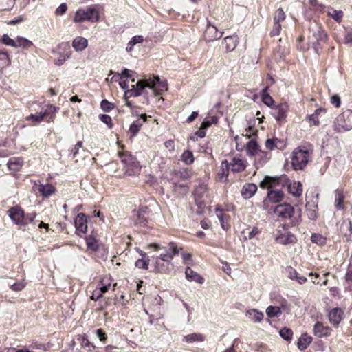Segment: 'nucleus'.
Segmentation results:
<instances>
[{"instance_id":"09e8293b","label":"nucleus","mask_w":352,"mask_h":352,"mask_svg":"<svg viewBox=\"0 0 352 352\" xmlns=\"http://www.w3.org/2000/svg\"><path fill=\"white\" fill-rule=\"evenodd\" d=\"M148 261L149 259L139 258L136 261L135 265L139 269L147 270L148 268Z\"/></svg>"},{"instance_id":"864d4df0","label":"nucleus","mask_w":352,"mask_h":352,"mask_svg":"<svg viewBox=\"0 0 352 352\" xmlns=\"http://www.w3.org/2000/svg\"><path fill=\"white\" fill-rule=\"evenodd\" d=\"M100 120L104 124H106L109 128H111L113 126L111 118L106 114L100 115Z\"/></svg>"},{"instance_id":"c03bdc74","label":"nucleus","mask_w":352,"mask_h":352,"mask_svg":"<svg viewBox=\"0 0 352 352\" xmlns=\"http://www.w3.org/2000/svg\"><path fill=\"white\" fill-rule=\"evenodd\" d=\"M86 243L87 248L93 251H95L98 249V245L97 241L92 236H89L86 238Z\"/></svg>"},{"instance_id":"bf43d9fd","label":"nucleus","mask_w":352,"mask_h":352,"mask_svg":"<svg viewBox=\"0 0 352 352\" xmlns=\"http://www.w3.org/2000/svg\"><path fill=\"white\" fill-rule=\"evenodd\" d=\"M265 146L269 150H273V149L276 148V146H275V138L267 139L265 141Z\"/></svg>"},{"instance_id":"a878e982","label":"nucleus","mask_w":352,"mask_h":352,"mask_svg":"<svg viewBox=\"0 0 352 352\" xmlns=\"http://www.w3.org/2000/svg\"><path fill=\"white\" fill-rule=\"evenodd\" d=\"M257 191V186L254 184H247L243 186L241 194L245 199L252 197Z\"/></svg>"},{"instance_id":"9d476101","label":"nucleus","mask_w":352,"mask_h":352,"mask_svg":"<svg viewBox=\"0 0 352 352\" xmlns=\"http://www.w3.org/2000/svg\"><path fill=\"white\" fill-rule=\"evenodd\" d=\"M149 248L153 249L154 251H160L162 250L163 252L160 254H170L173 258L174 256L179 254V248L176 243L173 242H170L168 243V250L166 248L163 247L161 244L159 243H152L148 245Z\"/></svg>"},{"instance_id":"e2e57ef3","label":"nucleus","mask_w":352,"mask_h":352,"mask_svg":"<svg viewBox=\"0 0 352 352\" xmlns=\"http://www.w3.org/2000/svg\"><path fill=\"white\" fill-rule=\"evenodd\" d=\"M102 296V294H101V292H100L98 288H96L92 293V295L91 296V299L94 300H98Z\"/></svg>"},{"instance_id":"c756f323","label":"nucleus","mask_w":352,"mask_h":352,"mask_svg":"<svg viewBox=\"0 0 352 352\" xmlns=\"http://www.w3.org/2000/svg\"><path fill=\"white\" fill-rule=\"evenodd\" d=\"M33 45V43L26 38L22 36H17L15 38V45L14 47H23L25 49L29 48Z\"/></svg>"},{"instance_id":"0e129e2a","label":"nucleus","mask_w":352,"mask_h":352,"mask_svg":"<svg viewBox=\"0 0 352 352\" xmlns=\"http://www.w3.org/2000/svg\"><path fill=\"white\" fill-rule=\"evenodd\" d=\"M82 142L81 141H78L76 145L74 146V148L72 150V153H73L74 157H76V154L78 153L79 149L82 148Z\"/></svg>"},{"instance_id":"4c0bfd02","label":"nucleus","mask_w":352,"mask_h":352,"mask_svg":"<svg viewBox=\"0 0 352 352\" xmlns=\"http://www.w3.org/2000/svg\"><path fill=\"white\" fill-rule=\"evenodd\" d=\"M311 240L312 243H316L318 245H320L321 246H323L327 243V239L326 237L323 236L320 234L314 233L311 236Z\"/></svg>"},{"instance_id":"6e6552de","label":"nucleus","mask_w":352,"mask_h":352,"mask_svg":"<svg viewBox=\"0 0 352 352\" xmlns=\"http://www.w3.org/2000/svg\"><path fill=\"white\" fill-rule=\"evenodd\" d=\"M53 52L57 54V58L54 60V63L57 66L63 65L67 60L69 59L72 54V51L69 43L63 42L60 43L56 50H54Z\"/></svg>"},{"instance_id":"de8ad7c7","label":"nucleus","mask_w":352,"mask_h":352,"mask_svg":"<svg viewBox=\"0 0 352 352\" xmlns=\"http://www.w3.org/2000/svg\"><path fill=\"white\" fill-rule=\"evenodd\" d=\"M100 107L104 111L109 112L114 109L115 105L107 100H102L100 102Z\"/></svg>"},{"instance_id":"7c9ffc66","label":"nucleus","mask_w":352,"mask_h":352,"mask_svg":"<svg viewBox=\"0 0 352 352\" xmlns=\"http://www.w3.org/2000/svg\"><path fill=\"white\" fill-rule=\"evenodd\" d=\"M183 340L188 343L195 342H202L204 340V336L199 333H193L184 336Z\"/></svg>"},{"instance_id":"603ef678","label":"nucleus","mask_w":352,"mask_h":352,"mask_svg":"<svg viewBox=\"0 0 352 352\" xmlns=\"http://www.w3.org/2000/svg\"><path fill=\"white\" fill-rule=\"evenodd\" d=\"M26 283L24 280L19 281L11 285V289L15 292H19L23 290L25 287Z\"/></svg>"},{"instance_id":"774afa93","label":"nucleus","mask_w":352,"mask_h":352,"mask_svg":"<svg viewBox=\"0 0 352 352\" xmlns=\"http://www.w3.org/2000/svg\"><path fill=\"white\" fill-rule=\"evenodd\" d=\"M345 44H352V32H348L344 39Z\"/></svg>"},{"instance_id":"f03ea898","label":"nucleus","mask_w":352,"mask_h":352,"mask_svg":"<svg viewBox=\"0 0 352 352\" xmlns=\"http://www.w3.org/2000/svg\"><path fill=\"white\" fill-rule=\"evenodd\" d=\"M312 149L305 146H298L293 151L291 165L294 170H302L311 160Z\"/></svg>"},{"instance_id":"473e14b6","label":"nucleus","mask_w":352,"mask_h":352,"mask_svg":"<svg viewBox=\"0 0 352 352\" xmlns=\"http://www.w3.org/2000/svg\"><path fill=\"white\" fill-rule=\"evenodd\" d=\"M38 191L42 194L43 196L47 197L54 192L55 188L50 184H41L38 186Z\"/></svg>"},{"instance_id":"ea45409f","label":"nucleus","mask_w":352,"mask_h":352,"mask_svg":"<svg viewBox=\"0 0 352 352\" xmlns=\"http://www.w3.org/2000/svg\"><path fill=\"white\" fill-rule=\"evenodd\" d=\"M327 14L338 22L341 21L343 16V13L341 10H337L333 8H329Z\"/></svg>"},{"instance_id":"69168bd1","label":"nucleus","mask_w":352,"mask_h":352,"mask_svg":"<svg viewBox=\"0 0 352 352\" xmlns=\"http://www.w3.org/2000/svg\"><path fill=\"white\" fill-rule=\"evenodd\" d=\"M164 146L166 148H168L169 151H173L175 150V144H174L173 140H168L166 141L164 143Z\"/></svg>"},{"instance_id":"8fccbe9b","label":"nucleus","mask_w":352,"mask_h":352,"mask_svg":"<svg viewBox=\"0 0 352 352\" xmlns=\"http://www.w3.org/2000/svg\"><path fill=\"white\" fill-rule=\"evenodd\" d=\"M285 19V12L282 8H279L275 12L274 17V23H280Z\"/></svg>"},{"instance_id":"3c124183","label":"nucleus","mask_w":352,"mask_h":352,"mask_svg":"<svg viewBox=\"0 0 352 352\" xmlns=\"http://www.w3.org/2000/svg\"><path fill=\"white\" fill-rule=\"evenodd\" d=\"M1 41L7 46L13 47L15 45V39L11 38L8 34H3Z\"/></svg>"},{"instance_id":"393cba45","label":"nucleus","mask_w":352,"mask_h":352,"mask_svg":"<svg viewBox=\"0 0 352 352\" xmlns=\"http://www.w3.org/2000/svg\"><path fill=\"white\" fill-rule=\"evenodd\" d=\"M215 210L217 212V217L221 223L222 228L225 230H228L230 227V224L228 223L230 219L229 216L223 214L222 210H220L219 207H217Z\"/></svg>"},{"instance_id":"4be33fe9","label":"nucleus","mask_w":352,"mask_h":352,"mask_svg":"<svg viewBox=\"0 0 352 352\" xmlns=\"http://www.w3.org/2000/svg\"><path fill=\"white\" fill-rule=\"evenodd\" d=\"M116 75L120 78L119 84L123 89H127L129 87V78L131 77L130 71L127 69H124L122 71V73H117Z\"/></svg>"},{"instance_id":"72a5a7b5","label":"nucleus","mask_w":352,"mask_h":352,"mask_svg":"<svg viewBox=\"0 0 352 352\" xmlns=\"http://www.w3.org/2000/svg\"><path fill=\"white\" fill-rule=\"evenodd\" d=\"M286 225H282V230L277 229L275 233V240L278 243L286 244V236L285 235Z\"/></svg>"},{"instance_id":"338daca9","label":"nucleus","mask_w":352,"mask_h":352,"mask_svg":"<svg viewBox=\"0 0 352 352\" xmlns=\"http://www.w3.org/2000/svg\"><path fill=\"white\" fill-rule=\"evenodd\" d=\"M345 278L346 281L352 282V265H349L347 272L345 275Z\"/></svg>"},{"instance_id":"a211bd4d","label":"nucleus","mask_w":352,"mask_h":352,"mask_svg":"<svg viewBox=\"0 0 352 352\" xmlns=\"http://www.w3.org/2000/svg\"><path fill=\"white\" fill-rule=\"evenodd\" d=\"M149 83L153 84L154 86L151 87V89L155 95L161 94L163 91L166 90V84L161 81L158 76L149 78Z\"/></svg>"},{"instance_id":"1a4fd4ad","label":"nucleus","mask_w":352,"mask_h":352,"mask_svg":"<svg viewBox=\"0 0 352 352\" xmlns=\"http://www.w3.org/2000/svg\"><path fill=\"white\" fill-rule=\"evenodd\" d=\"M153 84L149 83V78L138 80L135 85H133L131 89H127L124 93V98L138 97L142 94L143 90L148 87H153Z\"/></svg>"},{"instance_id":"2eb2a0df","label":"nucleus","mask_w":352,"mask_h":352,"mask_svg":"<svg viewBox=\"0 0 352 352\" xmlns=\"http://www.w3.org/2000/svg\"><path fill=\"white\" fill-rule=\"evenodd\" d=\"M313 331L316 336L321 338L329 337L333 331L330 327L324 325L320 322H317L314 324Z\"/></svg>"},{"instance_id":"5fc2aeb1","label":"nucleus","mask_w":352,"mask_h":352,"mask_svg":"<svg viewBox=\"0 0 352 352\" xmlns=\"http://www.w3.org/2000/svg\"><path fill=\"white\" fill-rule=\"evenodd\" d=\"M304 4L310 9L316 8V7H322V6L318 3L317 0H305Z\"/></svg>"},{"instance_id":"aec40b11","label":"nucleus","mask_w":352,"mask_h":352,"mask_svg":"<svg viewBox=\"0 0 352 352\" xmlns=\"http://www.w3.org/2000/svg\"><path fill=\"white\" fill-rule=\"evenodd\" d=\"M72 45L76 52H80L87 47L88 40L82 36H77L73 39Z\"/></svg>"},{"instance_id":"13d9d810","label":"nucleus","mask_w":352,"mask_h":352,"mask_svg":"<svg viewBox=\"0 0 352 352\" xmlns=\"http://www.w3.org/2000/svg\"><path fill=\"white\" fill-rule=\"evenodd\" d=\"M35 217V213H29L27 214H24L25 226L28 225L29 223L32 222Z\"/></svg>"},{"instance_id":"37998d69","label":"nucleus","mask_w":352,"mask_h":352,"mask_svg":"<svg viewBox=\"0 0 352 352\" xmlns=\"http://www.w3.org/2000/svg\"><path fill=\"white\" fill-rule=\"evenodd\" d=\"M143 40L144 39L142 36L138 35L133 36L131 38V40L129 42L126 47V50L129 52L131 51L135 45L142 43Z\"/></svg>"},{"instance_id":"6e6d98bb","label":"nucleus","mask_w":352,"mask_h":352,"mask_svg":"<svg viewBox=\"0 0 352 352\" xmlns=\"http://www.w3.org/2000/svg\"><path fill=\"white\" fill-rule=\"evenodd\" d=\"M67 10V6L66 3H61L56 10L55 14L56 15H63L64 14Z\"/></svg>"},{"instance_id":"c85d7f7f","label":"nucleus","mask_w":352,"mask_h":352,"mask_svg":"<svg viewBox=\"0 0 352 352\" xmlns=\"http://www.w3.org/2000/svg\"><path fill=\"white\" fill-rule=\"evenodd\" d=\"M312 342V337L307 333H303L298 341V346L300 350L305 349Z\"/></svg>"},{"instance_id":"b1692460","label":"nucleus","mask_w":352,"mask_h":352,"mask_svg":"<svg viewBox=\"0 0 352 352\" xmlns=\"http://www.w3.org/2000/svg\"><path fill=\"white\" fill-rule=\"evenodd\" d=\"M23 165V160L21 157H12L8 162L7 166L10 170H19Z\"/></svg>"},{"instance_id":"58836bf2","label":"nucleus","mask_w":352,"mask_h":352,"mask_svg":"<svg viewBox=\"0 0 352 352\" xmlns=\"http://www.w3.org/2000/svg\"><path fill=\"white\" fill-rule=\"evenodd\" d=\"M181 159L184 163L187 165H190L194 162V156L191 151L186 150L185 151L181 157Z\"/></svg>"},{"instance_id":"7ed1b4c3","label":"nucleus","mask_w":352,"mask_h":352,"mask_svg":"<svg viewBox=\"0 0 352 352\" xmlns=\"http://www.w3.org/2000/svg\"><path fill=\"white\" fill-rule=\"evenodd\" d=\"M281 178L279 177L265 176L260 183L262 188H267V197L272 203L280 202L284 197V193L281 190H274L273 188L280 186Z\"/></svg>"},{"instance_id":"cd10ccee","label":"nucleus","mask_w":352,"mask_h":352,"mask_svg":"<svg viewBox=\"0 0 352 352\" xmlns=\"http://www.w3.org/2000/svg\"><path fill=\"white\" fill-rule=\"evenodd\" d=\"M224 41L226 50L228 52L233 51L238 44V36L236 35L226 36L224 38Z\"/></svg>"},{"instance_id":"9b49d317","label":"nucleus","mask_w":352,"mask_h":352,"mask_svg":"<svg viewBox=\"0 0 352 352\" xmlns=\"http://www.w3.org/2000/svg\"><path fill=\"white\" fill-rule=\"evenodd\" d=\"M307 120L310 124L319 126L321 121L327 120V110L324 108L317 109L313 114L307 116Z\"/></svg>"},{"instance_id":"412c9836","label":"nucleus","mask_w":352,"mask_h":352,"mask_svg":"<svg viewBox=\"0 0 352 352\" xmlns=\"http://www.w3.org/2000/svg\"><path fill=\"white\" fill-rule=\"evenodd\" d=\"M147 116L145 113H142L140 118L134 121L130 126L129 132L132 134L133 136H135L137 133L140 130L143 123H144L146 120Z\"/></svg>"},{"instance_id":"423d86ee","label":"nucleus","mask_w":352,"mask_h":352,"mask_svg":"<svg viewBox=\"0 0 352 352\" xmlns=\"http://www.w3.org/2000/svg\"><path fill=\"white\" fill-rule=\"evenodd\" d=\"M120 157L123 164V169L129 175H136L140 172V166L137 160L131 155L120 153Z\"/></svg>"},{"instance_id":"f704fd0d","label":"nucleus","mask_w":352,"mask_h":352,"mask_svg":"<svg viewBox=\"0 0 352 352\" xmlns=\"http://www.w3.org/2000/svg\"><path fill=\"white\" fill-rule=\"evenodd\" d=\"M10 64V58L6 50H0V69L4 68Z\"/></svg>"},{"instance_id":"39448f33","label":"nucleus","mask_w":352,"mask_h":352,"mask_svg":"<svg viewBox=\"0 0 352 352\" xmlns=\"http://www.w3.org/2000/svg\"><path fill=\"white\" fill-rule=\"evenodd\" d=\"M99 11L96 6H92L87 9H78L74 16L73 21L75 23H81L85 21L96 22L99 20Z\"/></svg>"},{"instance_id":"6ab92c4d","label":"nucleus","mask_w":352,"mask_h":352,"mask_svg":"<svg viewBox=\"0 0 352 352\" xmlns=\"http://www.w3.org/2000/svg\"><path fill=\"white\" fill-rule=\"evenodd\" d=\"M75 227L78 232L85 233L87 230V222L86 216L83 213H79L74 220Z\"/></svg>"},{"instance_id":"4468645a","label":"nucleus","mask_w":352,"mask_h":352,"mask_svg":"<svg viewBox=\"0 0 352 352\" xmlns=\"http://www.w3.org/2000/svg\"><path fill=\"white\" fill-rule=\"evenodd\" d=\"M223 32L218 31L217 27L208 22L204 32V38L207 41H213L222 37Z\"/></svg>"},{"instance_id":"49530a36","label":"nucleus","mask_w":352,"mask_h":352,"mask_svg":"<svg viewBox=\"0 0 352 352\" xmlns=\"http://www.w3.org/2000/svg\"><path fill=\"white\" fill-rule=\"evenodd\" d=\"M267 87L262 91V101L267 106H270L273 104L272 98L267 92Z\"/></svg>"},{"instance_id":"e433bc0d","label":"nucleus","mask_w":352,"mask_h":352,"mask_svg":"<svg viewBox=\"0 0 352 352\" xmlns=\"http://www.w3.org/2000/svg\"><path fill=\"white\" fill-rule=\"evenodd\" d=\"M258 146L256 142L254 140L250 141L247 144V153L250 155H255L258 152Z\"/></svg>"},{"instance_id":"4d7b16f0","label":"nucleus","mask_w":352,"mask_h":352,"mask_svg":"<svg viewBox=\"0 0 352 352\" xmlns=\"http://www.w3.org/2000/svg\"><path fill=\"white\" fill-rule=\"evenodd\" d=\"M275 146L276 148L279 150H283L286 147V143L278 138H275Z\"/></svg>"},{"instance_id":"f8f14e48","label":"nucleus","mask_w":352,"mask_h":352,"mask_svg":"<svg viewBox=\"0 0 352 352\" xmlns=\"http://www.w3.org/2000/svg\"><path fill=\"white\" fill-rule=\"evenodd\" d=\"M10 218L18 226H24V211L19 207H12L8 211Z\"/></svg>"},{"instance_id":"dca6fc26","label":"nucleus","mask_w":352,"mask_h":352,"mask_svg":"<svg viewBox=\"0 0 352 352\" xmlns=\"http://www.w3.org/2000/svg\"><path fill=\"white\" fill-rule=\"evenodd\" d=\"M172 261V257L170 254H160L155 258V267L157 272H165L167 265H164V262L169 264Z\"/></svg>"},{"instance_id":"79ce46f5","label":"nucleus","mask_w":352,"mask_h":352,"mask_svg":"<svg viewBox=\"0 0 352 352\" xmlns=\"http://www.w3.org/2000/svg\"><path fill=\"white\" fill-rule=\"evenodd\" d=\"M274 214L278 217L285 218L286 214V205L280 204L275 207L274 210Z\"/></svg>"},{"instance_id":"a19ab883","label":"nucleus","mask_w":352,"mask_h":352,"mask_svg":"<svg viewBox=\"0 0 352 352\" xmlns=\"http://www.w3.org/2000/svg\"><path fill=\"white\" fill-rule=\"evenodd\" d=\"M266 314L269 317H277L280 314V308L277 306H269L266 309Z\"/></svg>"},{"instance_id":"680f3d73","label":"nucleus","mask_w":352,"mask_h":352,"mask_svg":"<svg viewBox=\"0 0 352 352\" xmlns=\"http://www.w3.org/2000/svg\"><path fill=\"white\" fill-rule=\"evenodd\" d=\"M96 334L100 341H102V342L106 341L107 336V334L103 331L102 329H97Z\"/></svg>"},{"instance_id":"c9c22d12","label":"nucleus","mask_w":352,"mask_h":352,"mask_svg":"<svg viewBox=\"0 0 352 352\" xmlns=\"http://www.w3.org/2000/svg\"><path fill=\"white\" fill-rule=\"evenodd\" d=\"M287 274L289 278L292 280L296 279L300 284H302L307 280L306 278L298 276L296 271L292 267L287 268Z\"/></svg>"},{"instance_id":"2f4dec72","label":"nucleus","mask_w":352,"mask_h":352,"mask_svg":"<svg viewBox=\"0 0 352 352\" xmlns=\"http://www.w3.org/2000/svg\"><path fill=\"white\" fill-rule=\"evenodd\" d=\"M344 194L342 190L337 189L335 190V207L337 210H342L344 208L343 205Z\"/></svg>"},{"instance_id":"a18cd8bd","label":"nucleus","mask_w":352,"mask_h":352,"mask_svg":"<svg viewBox=\"0 0 352 352\" xmlns=\"http://www.w3.org/2000/svg\"><path fill=\"white\" fill-rule=\"evenodd\" d=\"M46 115V112L41 113L39 114H31L26 118V120L39 123L44 119Z\"/></svg>"},{"instance_id":"20e7f679","label":"nucleus","mask_w":352,"mask_h":352,"mask_svg":"<svg viewBox=\"0 0 352 352\" xmlns=\"http://www.w3.org/2000/svg\"><path fill=\"white\" fill-rule=\"evenodd\" d=\"M246 168V162L240 157H234L229 163L227 160H223L221 162V175L220 176L221 180H226L228 175V170L234 173H239L243 171Z\"/></svg>"},{"instance_id":"f257e3e1","label":"nucleus","mask_w":352,"mask_h":352,"mask_svg":"<svg viewBox=\"0 0 352 352\" xmlns=\"http://www.w3.org/2000/svg\"><path fill=\"white\" fill-rule=\"evenodd\" d=\"M289 192L294 197V200L287 197V200L292 202L294 206L287 204V219L290 220L288 224L292 226H295L298 224L301 219V210L298 208V205L301 204V200L300 197L302 194V186L300 182H294L293 184L287 186Z\"/></svg>"},{"instance_id":"052dcab7","label":"nucleus","mask_w":352,"mask_h":352,"mask_svg":"<svg viewBox=\"0 0 352 352\" xmlns=\"http://www.w3.org/2000/svg\"><path fill=\"white\" fill-rule=\"evenodd\" d=\"M331 102L336 107H339L340 106V98L338 95H333L331 97Z\"/></svg>"},{"instance_id":"5701e85b","label":"nucleus","mask_w":352,"mask_h":352,"mask_svg":"<svg viewBox=\"0 0 352 352\" xmlns=\"http://www.w3.org/2000/svg\"><path fill=\"white\" fill-rule=\"evenodd\" d=\"M186 278L189 281H194L199 284L204 283V278L197 272L193 271L190 267H186L185 270Z\"/></svg>"},{"instance_id":"0eeeda50","label":"nucleus","mask_w":352,"mask_h":352,"mask_svg":"<svg viewBox=\"0 0 352 352\" xmlns=\"http://www.w3.org/2000/svg\"><path fill=\"white\" fill-rule=\"evenodd\" d=\"M335 129L343 132L352 129V111L346 110L340 114L334 122Z\"/></svg>"},{"instance_id":"ddd939ff","label":"nucleus","mask_w":352,"mask_h":352,"mask_svg":"<svg viewBox=\"0 0 352 352\" xmlns=\"http://www.w3.org/2000/svg\"><path fill=\"white\" fill-rule=\"evenodd\" d=\"M329 322L335 327H337L344 318V311L341 308L335 307L328 312Z\"/></svg>"},{"instance_id":"f3484780","label":"nucleus","mask_w":352,"mask_h":352,"mask_svg":"<svg viewBox=\"0 0 352 352\" xmlns=\"http://www.w3.org/2000/svg\"><path fill=\"white\" fill-rule=\"evenodd\" d=\"M208 188L206 185L198 186L195 190V201L200 207L205 205V197H207Z\"/></svg>"},{"instance_id":"bb28decb","label":"nucleus","mask_w":352,"mask_h":352,"mask_svg":"<svg viewBox=\"0 0 352 352\" xmlns=\"http://www.w3.org/2000/svg\"><path fill=\"white\" fill-rule=\"evenodd\" d=\"M246 316L254 322H259L263 319V314L261 311H258L257 309H252L247 310L245 312Z\"/></svg>"}]
</instances>
